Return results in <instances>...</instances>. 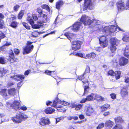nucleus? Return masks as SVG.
<instances>
[{"mask_svg": "<svg viewBox=\"0 0 129 129\" xmlns=\"http://www.w3.org/2000/svg\"><path fill=\"white\" fill-rule=\"evenodd\" d=\"M122 40L125 42H128L129 41V35H125L123 37Z\"/></svg>", "mask_w": 129, "mask_h": 129, "instance_id": "obj_40", "label": "nucleus"}, {"mask_svg": "<svg viewBox=\"0 0 129 129\" xmlns=\"http://www.w3.org/2000/svg\"><path fill=\"white\" fill-rule=\"evenodd\" d=\"M114 72H115L113 70H110L108 72V75L113 76H114Z\"/></svg>", "mask_w": 129, "mask_h": 129, "instance_id": "obj_47", "label": "nucleus"}, {"mask_svg": "<svg viewBox=\"0 0 129 129\" xmlns=\"http://www.w3.org/2000/svg\"><path fill=\"white\" fill-rule=\"evenodd\" d=\"M11 16H12L10 18V20L9 21L10 22L9 26L12 28H16L18 26L19 23L15 20L17 18L15 15L11 14Z\"/></svg>", "mask_w": 129, "mask_h": 129, "instance_id": "obj_8", "label": "nucleus"}, {"mask_svg": "<svg viewBox=\"0 0 129 129\" xmlns=\"http://www.w3.org/2000/svg\"><path fill=\"white\" fill-rule=\"evenodd\" d=\"M119 64L120 66H124L126 65L128 62V60L126 58L121 57L119 59Z\"/></svg>", "mask_w": 129, "mask_h": 129, "instance_id": "obj_12", "label": "nucleus"}, {"mask_svg": "<svg viewBox=\"0 0 129 129\" xmlns=\"http://www.w3.org/2000/svg\"><path fill=\"white\" fill-rule=\"evenodd\" d=\"M54 78L56 80L57 83H58L61 80V79L59 77L56 76V77H54Z\"/></svg>", "mask_w": 129, "mask_h": 129, "instance_id": "obj_63", "label": "nucleus"}, {"mask_svg": "<svg viewBox=\"0 0 129 129\" xmlns=\"http://www.w3.org/2000/svg\"><path fill=\"white\" fill-rule=\"evenodd\" d=\"M82 41L78 40L73 41L72 44V49L75 51L78 50L80 49L81 45L82 44Z\"/></svg>", "mask_w": 129, "mask_h": 129, "instance_id": "obj_7", "label": "nucleus"}, {"mask_svg": "<svg viewBox=\"0 0 129 129\" xmlns=\"http://www.w3.org/2000/svg\"><path fill=\"white\" fill-rule=\"evenodd\" d=\"M6 89H2L0 91L1 94L4 97H6L8 96Z\"/></svg>", "mask_w": 129, "mask_h": 129, "instance_id": "obj_28", "label": "nucleus"}, {"mask_svg": "<svg viewBox=\"0 0 129 129\" xmlns=\"http://www.w3.org/2000/svg\"><path fill=\"white\" fill-rule=\"evenodd\" d=\"M94 94L93 93H91L90 94L88 95L86 98L87 101H91L94 98Z\"/></svg>", "mask_w": 129, "mask_h": 129, "instance_id": "obj_36", "label": "nucleus"}, {"mask_svg": "<svg viewBox=\"0 0 129 129\" xmlns=\"http://www.w3.org/2000/svg\"><path fill=\"white\" fill-rule=\"evenodd\" d=\"M20 6L18 5H16L14 6L13 8V10L15 12L17 11L20 8Z\"/></svg>", "mask_w": 129, "mask_h": 129, "instance_id": "obj_53", "label": "nucleus"}, {"mask_svg": "<svg viewBox=\"0 0 129 129\" xmlns=\"http://www.w3.org/2000/svg\"><path fill=\"white\" fill-rule=\"evenodd\" d=\"M85 16H82L80 19V21L82 22L85 25H90V27L92 28L94 27L98 28L99 25L98 22L97 20L93 19L91 20L89 19L87 20Z\"/></svg>", "mask_w": 129, "mask_h": 129, "instance_id": "obj_1", "label": "nucleus"}, {"mask_svg": "<svg viewBox=\"0 0 129 129\" xmlns=\"http://www.w3.org/2000/svg\"><path fill=\"white\" fill-rule=\"evenodd\" d=\"M26 20L29 22L31 26L34 23V22L33 19L31 18H30L29 17H27Z\"/></svg>", "mask_w": 129, "mask_h": 129, "instance_id": "obj_46", "label": "nucleus"}, {"mask_svg": "<svg viewBox=\"0 0 129 129\" xmlns=\"http://www.w3.org/2000/svg\"><path fill=\"white\" fill-rule=\"evenodd\" d=\"M121 72L120 71H116L114 72V76L116 80L119 79L121 77Z\"/></svg>", "mask_w": 129, "mask_h": 129, "instance_id": "obj_25", "label": "nucleus"}, {"mask_svg": "<svg viewBox=\"0 0 129 129\" xmlns=\"http://www.w3.org/2000/svg\"><path fill=\"white\" fill-rule=\"evenodd\" d=\"M6 63V60L4 57L0 56V63L4 64Z\"/></svg>", "mask_w": 129, "mask_h": 129, "instance_id": "obj_45", "label": "nucleus"}, {"mask_svg": "<svg viewBox=\"0 0 129 129\" xmlns=\"http://www.w3.org/2000/svg\"><path fill=\"white\" fill-rule=\"evenodd\" d=\"M82 0H77L79 2H80ZM94 8L93 4L91 0H84L83 10V11L87 10L88 9L91 10H92Z\"/></svg>", "mask_w": 129, "mask_h": 129, "instance_id": "obj_4", "label": "nucleus"}, {"mask_svg": "<svg viewBox=\"0 0 129 129\" xmlns=\"http://www.w3.org/2000/svg\"><path fill=\"white\" fill-rule=\"evenodd\" d=\"M108 38L105 36H102L99 38V43L101 46L103 48L107 46L108 44Z\"/></svg>", "mask_w": 129, "mask_h": 129, "instance_id": "obj_6", "label": "nucleus"}, {"mask_svg": "<svg viewBox=\"0 0 129 129\" xmlns=\"http://www.w3.org/2000/svg\"><path fill=\"white\" fill-rule=\"evenodd\" d=\"M117 46L111 45L110 47V49L111 52L113 53L114 52L116 49V46Z\"/></svg>", "mask_w": 129, "mask_h": 129, "instance_id": "obj_39", "label": "nucleus"}, {"mask_svg": "<svg viewBox=\"0 0 129 129\" xmlns=\"http://www.w3.org/2000/svg\"><path fill=\"white\" fill-rule=\"evenodd\" d=\"M111 98L113 99L114 100L116 98V95L114 93H112L110 94Z\"/></svg>", "mask_w": 129, "mask_h": 129, "instance_id": "obj_59", "label": "nucleus"}, {"mask_svg": "<svg viewBox=\"0 0 129 129\" xmlns=\"http://www.w3.org/2000/svg\"><path fill=\"white\" fill-rule=\"evenodd\" d=\"M20 105V103L18 101L15 100L10 105V107L12 109L16 111L19 110V108Z\"/></svg>", "mask_w": 129, "mask_h": 129, "instance_id": "obj_11", "label": "nucleus"}, {"mask_svg": "<svg viewBox=\"0 0 129 129\" xmlns=\"http://www.w3.org/2000/svg\"><path fill=\"white\" fill-rule=\"evenodd\" d=\"M123 55L125 57L129 58V45L126 46L124 50Z\"/></svg>", "mask_w": 129, "mask_h": 129, "instance_id": "obj_24", "label": "nucleus"}, {"mask_svg": "<svg viewBox=\"0 0 129 129\" xmlns=\"http://www.w3.org/2000/svg\"><path fill=\"white\" fill-rule=\"evenodd\" d=\"M25 11L24 10H21L17 15V18L19 19H21L24 15Z\"/></svg>", "mask_w": 129, "mask_h": 129, "instance_id": "obj_26", "label": "nucleus"}, {"mask_svg": "<svg viewBox=\"0 0 129 129\" xmlns=\"http://www.w3.org/2000/svg\"><path fill=\"white\" fill-rule=\"evenodd\" d=\"M64 4L62 0H59L55 3V8L58 10H59Z\"/></svg>", "mask_w": 129, "mask_h": 129, "instance_id": "obj_18", "label": "nucleus"}, {"mask_svg": "<svg viewBox=\"0 0 129 129\" xmlns=\"http://www.w3.org/2000/svg\"><path fill=\"white\" fill-rule=\"evenodd\" d=\"M20 109L23 111H25L27 109V108L25 106H22L20 107L19 110Z\"/></svg>", "mask_w": 129, "mask_h": 129, "instance_id": "obj_57", "label": "nucleus"}, {"mask_svg": "<svg viewBox=\"0 0 129 129\" xmlns=\"http://www.w3.org/2000/svg\"><path fill=\"white\" fill-rule=\"evenodd\" d=\"M22 24L23 26L27 29L29 30L30 29V26L28 25L27 23L23 22H22Z\"/></svg>", "mask_w": 129, "mask_h": 129, "instance_id": "obj_42", "label": "nucleus"}, {"mask_svg": "<svg viewBox=\"0 0 129 129\" xmlns=\"http://www.w3.org/2000/svg\"><path fill=\"white\" fill-rule=\"evenodd\" d=\"M39 35V32L34 31L31 33V37H32L37 38L38 37Z\"/></svg>", "mask_w": 129, "mask_h": 129, "instance_id": "obj_41", "label": "nucleus"}, {"mask_svg": "<svg viewBox=\"0 0 129 129\" xmlns=\"http://www.w3.org/2000/svg\"><path fill=\"white\" fill-rule=\"evenodd\" d=\"M17 78L21 80L25 78V76L24 75H22L20 74L17 75Z\"/></svg>", "mask_w": 129, "mask_h": 129, "instance_id": "obj_58", "label": "nucleus"}, {"mask_svg": "<svg viewBox=\"0 0 129 129\" xmlns=\"http://www.w3.org/2000/svg\"><path fill=\"white\" fill-rule=\"evenodd\" d=\"M36 12L38 13L37 16L39 18H41L43 14L42 10L40 8H38L36 9Z\"/></svg>", "mask_w": 129, "mask_h": 129, "instance_id": "obj_31", "label": "nucleus"}, {"mask_svg": "<svg viewBox=\"0 0 129 129\" xmlns=\"http://www.w3.org/2000/svg\"><path fill=\"white\" fill-rule=\"evenodd\" d=\"M120 93L121 96L123 98H124L128 95V92L127 91V87H123L121 90Z\"/></svg>", "mask_w": 129, "mask_h": 129, "instance_id": "obj_16", "label": "nucleus"}, {"mask_svg": "<svg viewBox=\"0 0 129 129\" xmlns=\"http://www.w3.org/2000/svg\"><path fill=\"white\" fill-rule=\"evenodd\" d=\"M41 7L42 9L46 10L48 12H50V8L48 5L46 4H43L41 6Z\"/></svg>", "mask_w": 129, "mask_h": 129, "instance_id": "obj_35", "label": "nucleus"}, {"mask_svg": "<svg viewBox=\"0 0 129 129\" xmlns=\"http://www.w3.org/2000/svg\"><path fill=\"white\" fill-rule=\"evenodd\" d=\"M64 35L67 37V38L71 41V40L72 39V37L73 36H74V35L70 33L69 32L65 33L64 34Z\"/></svg>", "mask_w": 129, "mask_h": 129, "instance_id": "obj_29", "label": "nucleus"}, {"mask_svg": "<svg viewBox=\"0 0 129 129\" xmlns=\"http://www.w3.org/2000/svg\"><path fill=\"white\" fill-rule=\"evenodd\" d=\"M14 52L15 54L16 55H18L20 53L19 50L17 48H15L14 49Z\"/></svg>", "mask_w": 129, "mask_h": 129, "instance_id": "obj_54", "label": "nucleus"}, {"mask_svg": "<svg viewBox=\"0 0 129 129\" xmlns=\"http://www.w3.org/2000/svg\"><path fill=\"white\" fill-rule=\"evenodd\" d=\"M16 89L15 88H11L8 90V94L10 95L15 94Z\"/></svg>", "mask_w": 129, "mask_h": 129, "instance_id": "obj_32", "label": "nucleus"}, {"mask_svg": "<svg viewBox=\"0 0 129 129\" xmlns=\"http://www.w3.org/2000/svg\"><path fill=\"white\" fill-rule=\"evenodd\" d=\"M8 73V71L4 68L0 67V76L3 77Z\"/></svg>", "mask_w": 129, "mask_h": 129, "instance_id": "obj_23", "label": "nucleus"}, {"mask_svg": "<svg viewBox=\"0 0 129 129\" xmlns=\"http://www.w3.org/2000/svg\"><path fill=\"white\" fill-rule=\"evenodd\" d=\"M53 70H52V68L51 69L52 72H51V76L54 78L56 76L57 73L56 67L55 66H54L53 67Z\"/></svg>", "mask_w": 129, "mask_h": 129, "instance_id": "obj_33", "label": "nucleus"}, {"mask_svg": "<svg viewBox=\"0 0 129 129\" xmlns=\"http://www.w3.org/2000/svg\"><path fill=\"white\" fill-rule=\"evenodd\" d=\"M31 26L32 28L34 29H39L41 27V26H39V25L38 24H37L34 23Z\"/></svg>", "mask_w": 129, "mask_h": 129, "instance_id": "obj_52", "label": "nucleus"}, {"mask_svg": "<svg viewBox=\"0 0 129 129\" xmlns=\"http://www.w3.org/2000/svg\"><path fill=\"white\" fill-rule=\"evenodd\" d=\"M85 74L84 73L82 75L79 76H78L77 78L81 80L84 84H89V81L87 79H85V76H84Z\"/></svg>", "mask_w": 129, "mask_h": 129, "instance_id": "obj_15", "label": "nucleus"}, {"mask_svg": "<svg viewBox=\"0 0 129 129\" xmlns=\"http://www.w3.org/2000/svg\"><path fill=\"white\" fill-rule=\"evenodd\" d=\"M59 103L64 106H69L70 105V103L64 101L59 100Z\"/></svg>", "mask_w": 129, "mask_h": 129, "instance_id": "obj_43", "label": "nucleus"}, {"mask_svg": "<svg viewBox=\"0 0 129 129\" xmlns=\"http://www.w3.org/2000/svg\"><path fill=\"white\" fill-rule=\"evenodd\" d=\"M124 82L126 83H128L129 82V77H125Z\"/></svg>", "mask_w": 129, "mask_h": 129, "instance_id": "obj_64", "label": "nucleus"}, {"mask_svg": "<svg viewBox=\"0 0 129 129\" xmlns=\"http://www.w3.org/2000/svg\"><path fill=\"white\" fill-rule=\"evenodd\" d=\"M118 40L115 38H111L110 40V43L111 45L117 46V42Z\"/></svg>", "mask_w": 129, "mask_h": 129, "instance_id": "obj_30", "label": "nucleus"}, {"mask_svg": "<svg viewBox=\"0 0 129 129\" xmlns=\"http://www.w3.org/2000/svg\"><path fill=\"white\" fill-rule=\"evenodd\" d=\"M33 43L30 41H27L26 45L23 49L22 53L23 55L27 54L30 53L33 50L34 45H31Z\"/></svg>", "mask_w": 129, "mask_h": 129, "instance_id": "obj_5", "label": "nucleus"}, {"mask_svg": "<svg viewBox=\"0 0 129 129\" xmlns=\"http://www.w3.org/2000/svg\"><path fill=\"white\" fill-rule=\"evenodd\" d=\"M6 47L4 46H3L0 47V52H1L3 51H5L6 49Z\"/></svg>", "mask_w": 129, "mask_h": 129, "instance_id": "obj_62", "label": "nucleus"}, {"mask_svg": "<svg viewBox=\"0 0 129 129\" xmlns=\"http://www.w3.org/2000/svg\"><path fill=\"white\" fill-rule=\"evenodd\" d=\"M5 25L4 22L3 20H0V29H2L4 27Z\"/></svg>", "mask_w": 129, "mask_h": 129, "instance_id": "obj_49", "label": "nucleus"}, {"mask_svg": "<svg viewBox=\"0 0 129 129\" xmlns=\"http://www.w3.org/2000/svg\"><path fill=\"white\" fill-rule=\"evenodd\" d=\"M76 56L81 57H83V54L81 53H76Z\"/></svg>", "mask_w": 129, "mask_h": 129, "instance_id": "obj_61", "label": "nucleus"}, {"mask_svg": "<svg viewBox=\"0 0 129 129\" xmlns=\"http://www.w3.org/2000/svg\"><path fill=\"white\" fill-rule=\"evenodd\" d=\"M84 111L87 116H91L93 114L94 110L91 106H89L85 107Z\"/></svg>", "mask_w": 129, "mask_h": 129, "instance_id": "obj_10", "label": "nucleus"}, {"mask_svg": "<svg viewBox=\"0 0 129 129\" xmlns=\"http://www.w3.org/2000/svg\"><path fill=\"white\" fill-rule=\"evenodd\" d=\"M17 75L11 76H10V78L12 79H14L17 81H19V80L17 79Z\"/></svg>", "mask_w": 129, "mask_h": 129, "instance_id": "obj_50", "label": "nucleus"}, {"mask_svg": "<svg viewBox=\"0 0 129 129\" xmlns=\"http://www.w3.org/2000/svg\"><path fill=\"white\" fill-rule=\"evenodd\" d=\"M28 117L26 115L19 114L17 115L15 117H12L11 119L14 122L19 123H21L22 120H26Z\"/></svg>", "mask_w": 129, "mask_h": 129, "instance_id": "obj_3", "label": "nucleus"}, {"mask_svg": "<svg viewBox=\"0 0 129 129\" xmlns=\"http://www.w3.org/2000/svg\"><path fill=\"white\" fill-rule=\"evenodd\" d=\"M94 100H96L97 102H100L104 101L105 98L99 95L94 94Z\"/></svg>", "mask_w": 129, "mask_h": 129, "instance_id": "obj_20", "label": "nucleus"}, {"mask_svg": "<svg viewBox=\"0 0 129 129\" xmlns=\"http://www.w3.org/2000/svg\"><path fill=\"white\" fill-rule=\"evenodd\" d=\"M90 71V69L89 66H86L85 70L83 73L85 74L87 73H89Z\"/></svg>", "mask_w": 129, "mask_h": 129, "instance_id": "obj_48", "label": "nucleus"}, {"mask_svg": "<svg viewBox=\"0 0 129 129\" xmlns=\"http://www.w3.org/2000/svg\"><path fill=\"white\" fill-rule=\"evenodd\" d=\"M51 70L49 71L47 70L45 71V73L47 75L51 76Z\"/></svg>", "mask_w": 129, "mask_h": 129, "instance_id": "obj_56", "label": "nucleus"}, {"mask_svg": "<svg viewBox=\"0 0 129 129\" xmlns=\"http://www.w3.org/2000/svg\"><path fill=\"white\" fill-rule=\"evenodd\" d=\"M110 108V105L108 104H106L100 107L101 112H103L105 111Z\"/></svg>", "mask_w": 129, "mask_h": 129, "instance_id": "obj_19", "label": "nucleus"}, {"mask_svg": "<svg viewBox=\"0 0 129 129\" xmlns=\"http://www.w3.org/2000/svg\"><path fill=\"white\" fill-rule=\"evenodd\" d=\"M117 29V27L115 25H111L109 28V30L111 33H114L116 31Z\"/></svg>", "mask_w": 129, "mask_h": 129, "instance_id": "obj_37", "label": "nucleus"}, {"mask_svg": "<svg viewBox=\"0 0 129 129\" xmlns=\"http://www.w3.org/2000/svg\"><path fill=\"white\" fill-rule=\"evenodd\" d=\"M116 5L118 10L120 11L125 9V5L123 2L119 1L117 2Z\"/></svg>", "mask_w": 129, "mask_h": 129, "instance_id": "obj_14", "label": "nucleus"}, {"mask_svg": "<svg viewBox=\"0 0 129 129\" xmlns=\"http://www.w3.org/2000/svg\"><path fill=\"white\" fill-rule=\"evenodd\" d=\"M112 129H123V127L121 125L116 124L113 127Z\"/></svg>", "mask_w": 129, "mask_h": 129, "instance_id": "obj_44", "label": "nucleus"}, {"mask_svg": "<svg viewBox=\"0 0 129 129\" xmlns=\"http://www.w3.org/2000/svg\"><path fill=\"white\" fill-rule=\"evenodd\" d=\"M39 124L41 126H44L49 125L50 123L49 119L45 117H43L40 119Z\"/></svg>", "mask_w": 129, "mask_h": 129, "instance_id": "obj_9", "label": "nucleus"}, {"mask_svg": "<svg viewBox=\"0 0 129 129\" xmlns=\"http://www.w3.org/2000/svg\"><path fill=\"white\" fill-rule=\"evenodd\" d=\"M37 15L36 14H32V17L35 20H38V18L37 17Z\"/></svg>", "mask_w": 129, "mask_h": 129, "instance_id": "obj_60", "label": "nucleus"}, {"mask_svg": "<svg viewBox=\"0 0 129 129\" xmlns=\"http://www.w3.org/2000/svg\"><path fill=\"white\" fill-rule=\"evenodd\" d=\"M6 36L4 33H3L2 32L0 31V39L1 40L4 38Z\"/></svg>", "mask_w": 129, "mask_h": 129, "instance_id": "obj_55", "label": "nucleus"}, {"mask_svg": "<svg viewBox=\"0 0 129 129\" xmlns=\"http://www.w3.org/2000/svg\"><path fill=\"white\" fill-rule=\"evenodd\" d=\"M81 23L80 22H75L73 25V30L74 31H78L81 25Z\"/></svg>", "mask_w": 129, "mask_h": 129, "instance_id": "obj_17", "label": "nucleus"}, {"mask_svg": "<svg viewBox=\"0 0 129 129\" xmlns=\"http://www.w3.org/2000/svg\"><path fill=\"white\" fill-rule=\"evenodd\" d=\"M114 124V122L110 120L107 121L105 123L106 127L109 129H111L112 127Z\"/></svg>", "mask_w": 129, "mask_h": 129, "instance_id": "obj_21", "label": "nucleus"}, {"mask_svg": "<svg viewBox=\"0 0 129 129\" xmlns=\"http://www.w3.org/2000/svg\"><path fill=\"white\" fill-rule=\"evenodd\" d=\"M55 111V109L51 107H48L45 109L44 112L47 114H51L52 113Z\"/></svg>", "mask_w": 129, "mask_h": 129, "instance_id": "obj_22", "label": "nucleus"}, {"mask_svg": "<svg viewBox=\"0 0 129 129\" xmlns=\"http://www.w3.org/2000/svg\"><path fill=\"white\" fill-rule=\"evenodd\" d=\"M59 100H60L58 98H56L55 100L53 101V104L51 106L54 108H56V105L57 103H59Z\"/></svg>", "mask_w": 129, "mask_h": 129, "instance_id": "obj_34", "label": "nucleus"}, {"mask_svg": "<svg viewBox=\"0 0 129 129\" xmlns=\"http://www.w3.org/2000/svg\"><path fill=\"white\" fill-rule=\"evenodd\" d=\"M105 125V124L103 123H101L99 124L96 127L97 129H101L104 127Z\"/></svg>", "mask_w": 129, "mask_h": 129, "instance_id": "obj_51", "label": "nucleus"}, {"mask_svg": "<svg viewBox=\"0 0 129 129\" xmlns=\"http://www.w3.org/2000/svg\"><path fill=\"white\" fill-rule=\"evenodd\" d=\"M57 109L59 112H65L66 110L61 106H59L56 107Z\"/></svg>", "mask_w": 129, "mask_h": 129, "instance_id": "obj_38", "label": "nucleus"}, {"mask_svg": "<svg viewBox=\"0 0 129 129\" xmlns=\"http://www.w3.org/2000/svg\"><path fill=\"white\" fill-rule=\"evenodd\" d=\"M114 120L116 123H121L123 121L122 118L120 116L116 117L114 118Z\"/></svg>", "mask_w": 129, "mask_h": 129, "instance_id": "obj_27", "label": "nucleus"}, {"mask_svg": "<svg viewBox=\"0 0 129 129\" xmlns=\"http://www.w3.org/2000/svg\"><path fill=\"white\" fill-rule=\"evenodd\" d=\"M8 54V55L7 56L6 59L10 63L18 62V59L15 57L14 54L12 50H9Z\"/></svg>", "mask_w": 129, "mask_h": 129, "instance_id": "obj_2", "label": "nucleus"}, {"mask_svg": "<svg viewBox=\"0 0 129 129\" xmlns=\"http://www.w3.org/2000/svg\"><path fill=\"white\" fill-rule=\"evenodd\" d=\"M83 105V104H77L74 103L71 104L70 107L72 108H74L76 111H77L82 109Z\"/></svg>", "mask_w": 129, "mask_h": 129, "instance_id": "obj_13", "label": "nucleus"}]
</instances>
